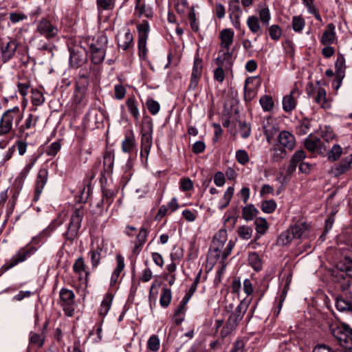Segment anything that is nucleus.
Listing matches in <instances>:
<instances>
[{
    "instance_id": "f257e3e1",
    "label": "nucleus",
    "mask_w": 352,
    "mask_h": 352,
    "mask_svg": "<svg viewBox=\"0 0 352 352\" xmlns=\"http://www.w3.org/2000/svg\"><path fill=\"white\" fill-rule=\"evenodd\" d=\"M107 43V36L100 34L90 44L91 59L94 64H100L103 61Z\"/></svg>"
},
{
    "instance_id": "f03ea898",
    "label": "nucleus",
    "mask_w": 352,
    "mask_h": 352,
    "mask_svg": "<svg viewBox=\"0 0 352 352\" xmlns=\"http://www.w3.org/2000/svg\"><path fill=\"white\" fill-rule=\"evenodd\" d=\"M84 214V208L82 207L76 208L74 211L70 219L67 231L64 234L67 240L73 241L77 236Z\"/></svg>"
},
{
    "instance_id": "7ed1b4c3",
    "label": "nucleus",
    "mask_w": 352,
    "mask_h": 352,
    "mask_svg": "<svg viewBox=\"0 0 352 352\" xmlns=\"http://www.w3.org/2000/svg\"><path fill=\"white\" fill-rule=\"evenodd\" d=\"M331 332L343 348L352 352V329L346 326L336 327L331 329Z\"/></svg>"
},
{
    "instance_id": "20e7f679",
    "label": "nucleus",
    "mask_w": 352,
    "mask_h": 352,
    "mask_svg": "<svg viewBox=\"0 0 352 352\" xmlns=\"http://www.w3.org/2000/svg\"><path fill=\"white\" fill-rule=\"evenodd\" d=\"M36 31L47 40H50L58 35L60 30L55 23L47 19H42L37 23Z\"/></svg>"
},
{
    "instance_id": "39448f33",
    "label": "nucleus",
    "mask_w": 352,
    "mask_h": 352,
    "mask_svg": "<svg viewBox=\"0 0 352 352\" xmlns=\"http://www.w3.org/2000/svg\"><path fill=\"white\" fill-rule=\"evenodd\" d=\"M59 304L63 307L65 314L67 316H72L74 312V304L75 295L73 291L63 288L59 293Z\"/></svg>"
},
{
    "instance_id": "423d86ee",
    "label": "nucleus",
    "mask_w": 352,
    "mask_h": 352,
    "mask_svg": "<svg viewBox=\"0 0 352 352\" xmlns=\"http://www.w3.org/2000/svg\"><path fill=\"white\" fill-rule=\"evenodd\" d=\"M138 32V50L140 56H145L147 52L146 42L150 30L148 21L143 20L137 25Z\"/></svg>"
},
{
    "instance_id": "0eeeda50",
    "label": "nucleus",
    "mask_w": 352,
    "mask_h": 352,
    "mask_svg": "<svg viewBox=\"0 0 352 352\" xmlns=\"http://www.w3.org/2000/svg\"><path fill=\"white\" fill-rule=\"evenodd\" d=\"M250 300L248 299L241 300L235 310L230 314L227 322L236 327L246 313L250 305Z\"/></svg>"
},
{
    "instance_id": "6e6552de",
    "label": "nucleus",
    "mask_w": 352,
    "mask_h": 352,
    "mask_svg": "<svg viewBox=\"0 0 352 352\" xmlns=\"http://www.w3.org/2000/svg\"><path fill=\"white\" fill-rule=\"evenodd\" d=\"M202 60L199 57H195L192 69L190 80L188 85V89L195 90L197 89L202 76Z\"/></svg>"
},
{
    "instance_id": "1a4fd4ad",
    "label": "nucleus",
    "mask_w": 352,
    "mask_h": 352,
    "mask_svg": "<svg viewBox=\"0 0 352 352\" xmlns=\"http://www.w3.org/2000/svg\"><path fill=\"white\" fill-rule=\"evenodd\" d=\"M233 61V54L230 50L219 51L218 56L214 60V63L217 66L225 68L226 71L231 69Z\"/></svg>"
},
{
    "instance_id": "9d476101",
    "label": "nucleus",
    "mask_w": 352,
    "mask_h": 352,
    "mask_svg": "<svg viewBox=\"0 0 352 352\" xmlns=\"http://www.w3.org/2000/svg\"><path fill=\"white\" fill-rule=\"evenodd\" d=\"M305 147L310 152L322 153L327 148L320 138L310 134L305 140Z\"/></svg>"
},
{
    "instance_id": "9b49d317",
    "label": "nucleus",
    "mask_w": 352,
    "mask_h": 352,
    "mask_svg": "<svg viewBox=\"0 0 352 352\" xmlns=\"http://www.w3.org/2000/svg\"><path fill=\"white\" fill-rule=\"evenodd\" d=\"M16 48L17 44L15 41H8L6 43L0 41V51L4 63L8 61L13 56Z\"/></svg>"
},
{
    "instance_id": "f8f14e48",
    "label": "nucleus",
    "mask_w": 352,
    "mask_h": 352,
    "mask_svg": "<svg viewBox=\"0 0 352 352\" xmlns=\"http://www.w3.org/2000/svg\"><path fill=\"white\" fill-rule=\"evenodd\" d=\"M201 273H202V270H200L199 271V272L197 273V276H196V277H195V278L194 280V282L192 284V285L190 286L188 292L186 294V295L184 296V298L181 301V304H182L181 306L175 311V316H177L181 312L183 311L185 305H186V303L188 302V300H190L191 296L193 295V294L197 290V285H198V284H199V283L200 281V279H201Z\"/></svg>"
},
{
    "instance_id": "ddd939ff",
    "label": "nucleus",
    "mask_w": 352,
    "mask_h": 352,
    "mask_svg": "<svg viewBox=\"0 0 352 352\" xmlns=\"http://www.w3.org/2000/svg\"><path fill=\"white\" fill-rule=\"evenodd\" d=\"M300 96V92L297 89H294L289 94L286 95L283 98V109L285 112L293 111L297 103V98Z\"/></svg>"
},
{
    "instance_id": "4468645a",
    "label": "nucleus",
    "mask_w": 352,
    "mask_h": 352,
    "mask_svg": "<svg viewBox=\"0 0 352 352\" xmlns=\"http://www.w3.org/2000/svg\"><path fill=\"white\" fill-rule=\"evenodd\" d=\"M278 142L283 148L292 151L296 146L294 135L287 131H282L278 135Z\"/></svg>"
},
{
    "instance_id": "2eb2a0df",
    "label": "nucleus",
    "mask_w": 352,
    "mask_h": 352,
    "mask_svg": "<svg viewBox=\"0 0 352 352\" xmlns=\"http://www.w3.org/2000/svg\"><path fill=\"white\" fill-rule=\"evenodd\" d=\"M47 181V171L46 169H41L37 175L35 184V195L34 200L37 201Z\"/></svg>"
},
{
    "instance_id": "dca6fc26",
    "label": "nucleus",
    "mask_w": 352,
    "mask_h": 352,
    "mask_svg": "<svg viewBox=\"0 0 352 352\" xmlns=\"http://www.w3.org/2000/svg\"><path fill=\"white\" fill-rule=\"evenodd\" d=\"M261 21L256 15L249 16L247 19L246 23L250 31L254 35H256L255 41L257 40V37L260 36L263 34V29L261 25Z\"/></svg>"
},
{
    "instance_id": "f3484780",
    "label": "nucleus",
    "mask_w": 352,
    "mask_h": 352,
    "mask_svg": "<svg viewBox=\"0 0 352 352\" xmlns=\"http://www.w3.org/2000/svg\"><path fill=\"white\" fill-rule=\"evenodd\" d=\"M336 39V27L333 23H329L322 34L320 41L322 45H327L333 43Z\"/></svg>"
},
{
    "instance_id": "a211bd4d",
    "label": "nucleus",
    "mask_w": 352,
    "mask_h": 352,
    "mask_svg": "<svg viewBox=\"0 0 352 352\" xmlns=\"http://www.w3.org/2000/svg\"><path fill=\"white\" fill-rule=\"evenodd\" d=\"M136 147V141L133 131L129 130L125 134V138L122 142V151L130 154Z\"/></svg>"
},
{
    "instance_id": "6ab92c4d",
    "label": "nucleus",
    "mask_w": 352,
    "mask_h": 352,
    "mask_svg": "<svg viewBox=\"0 0 352 352\" xmlns=\"http://www.w3.org/2000/svg\"><path fill=\"white\" fill-rule=\"evenodd\" d=\"M295 239H303L307 236L309 225L304 221H298L289 228Z\"/></svg>"
},
{
    "instance_id": "aec40b11",
    "label": "nucleus",
    "mask_w": 352,
    "mask_h": 352,
    "mask_svg": "<svg viewBox=\"0 0 352 352\" xmlns=\"http://www.w3.org/2000/svg\"><path fill=\"white\" fill-rule=\"evenodd\" d=\"M234 32L230 28H226L220 32L219 37L221 40L220 46L223 49L229 50L230 47L233 43Z\"/></svg>"
},
{
    "instance_id": "412c9836",
    "label": "nucleus",
    "mask_w": 352,
    "mask_h": 352,
    "mask_svg": "<svg viewBox=\"0 0 352 352\" xmlns=\"http://www.w3.org/2000/svg\"><path fill=\"white\" fill-rule=\"evenodd\" d=\"M336 307L339 311L352 313V301L342 293L336 298Z\"/></svg>"
},
{
    "instance_id": "4be33fe9",
    "label": "nucleus",
    "mask_w": 352,
    "mask_h": 352,
    "mask_svg": "<svg viewBox=\"0 0 352 352\" xmlns=\"http://www.w3.org/2000/svg\"><path fill=\"white\" fill-rule=\"evenodd\" d=\"M116 267L113 270L110 285L112 286L115 285L118 280L119 276H120L121 272L124 270L125 264L124 257L120 254H117L116 256Z\"/></svg>"
},
{
    "instance_id": "5701e85b",
    "label": "nucleus",
    "mask_w": 352,
    "mask_h": 352,
    "mask_svg": "<svg viewBox=\"0 0 352 352\" xmlns=\"http://www.w3.org/2000/svg\"><path fill=\"white\" fill-rule=\"evenodd\" d=\"M73 270L75 273L78 274L79 279L82 281L87 282L89 275L88 272L85 269V264L82 257H78L74 265Z\"/></svg>"
},
{
    "instance_id": "b1692460",
    "label": "nucleus",
    "mask_w": 352,
    "mask_h": 352,
    "mask_svg": "<svg viewBox=\"0 0 352 352\" xmlns=\"http://www.w3.org/2000/svg\"><path fill=\"white\" fill-rule=\"evenodd\" d=\"M103 245L102 243H97L96 246L92 244L91 248L89 252L91 258V263L93 267H96L100 264V259L102 258V252Z\"/></svg>"
},
{
    "instance_id": "393cba45",
    "label": "nucleus",
    "mask_w": 352,
    "mask_h": 352,
    "mask_svg": "<svg viewBox=\"0 0 352 352\" xmlns=\"http://www.w3.org/2000/svg\"><path fill=\"white\" fill-rule=\"evenodd\" d=\"M13 116L9 115V111H6L0 120V135L7 134L12 129Z\"/></svg>"
},
{
    "instance_id": "a878e982",
    "label": "nucleus",
    "mask_w": 352,
    "mask_h": 352,
    "mask_svg": "<svg viewBox=\"0 0 352 352\" xmlns=\"http://www.w3.org/2000/svg\"><path fill=\"white\" fill-rule=\"evenodd\" d=\"M126 105L127 107L129 112L133 117L135 121H138L140 119V111L138 109V102L136 100L135 96H130L126 101Z\"/></svg>"
},
{
    "instance_id": "bb28decb",
    "label": "nucleus",
    "mask_w": 352,
    "mask_h": 352,
    "mask_svg": "<svg viewBox=\"0 0 352 352\" xmlns=\"http://www.w3.org/2000/svg\"><path fill=\"white\" fill-rule=\"evenodd\" d=\"M316 96L314 101L323 109H329L331 107L330 102L327 99L326 90L322 87H319L316 91Z\"/></svg>"
},
{
    "instance_id": "cd10ccee",
    "label": "nucleus",
    "mask_w": 352,
    "mask_h": 352,
    "mask_svg": "<svg viewBox=\"0 0 352 352\" xmlns=\"http://www.w3.org/2000/svg\"><path fill=\"white\" fill-rule=\"evenodd\" d=\"M21 262H22V253L21 252V250H19L15 255H14L9 261H6V263L0 268V276L6 271L14 267Z\"/></svg>"
},
{
    "instance_id": "c85d7f7f",
    "label": "nucleus",
    "mask_w": 352,
    "mask_h": 352,
    "mask_svg": "<svg viewBox=\"0 0 352 352\" xmlns=\"http://www.w3.org/2000/svg\"><path fill=\"white\" fill-rule=\"evenodd\" d=\"M21 262H22V253L21 252V250H19L15 255H14L9 261H6V263L0 268V276L6 271L14 267Z\"/></svg>"
},
{
    "instance_id": "c756f323",
    "label": "nucleus",
    "mask_w": 352,
    "mask_h": 352,
    "mask_svg": "<svg viewBox=\"0 0 352 352\" xmlns=\"http://www.w3.org/2000/svg\"><path fill=\"white\" fill-rule=\"evenodd\" d=\"M113 299V296L111 293L108 292L105 294L98 309L100 316H105L108 314L111 307Z\"/></svg>"
},
{
    "instance_id": "7c9ffc66",
    "label": "nucleus",
    "mask_w": 352,
    "mask_h": 352,
    "mask_svg": "<svg viewBox=\"0 0 352 352\" xmlns=\"http://www.w3.org/2000/svg\"><path fill=\"white\" fill-rule=\"evenodd\" d=\"M133 36L129 29H126L124 35L118 39V46L123 50H127L131 48L133 45Z\"/></svg>"
},
{
    "instance_id": "2f4dec72",
    "label": "nucleus",
    "mask_w": 352,
    "mask_h": 352,
    "mask_svg": "<svg viewBox=\"0 0 352 352\" xmlns=\"http://www.w3.org/2000/svg\"><path fill=\"white\" fill-rule=\"evenodd\" d=\"M135 12L139 17L151 18L153 14L152 8L142 3L141 0H136Z\"/></svg>"
},
{
    "instance_id": "473e14b6",
    "label": "nucleus",
    "mask_w": 352,
    "mask_h": 352,
    "mask_svg": "<svg viewBox=\"0 0 352 352\" xmlns=\"http://www.w3.org/2000/svg\"><path fill=\"white\" fill-rule=\"evenodd\" d=\"M352 164V153L343 158L340 163L334 168L336 175H340L346 172Z\"/></svg>"
},
{
    "instance_id": "72a5a7b5",
    "label": "nucleus",
    "mask_w": 352,
    "mask_h": 352,
    "mask_svg": "<svg viewBox=\"0 0 352 352\" xmlns=\"http://www.w3.org/2000/svg\"><path fill=\"white\" fill-rule=\"evenodd\" d=\"M258 214V210L253 204H248L242 208V217L246 221L253 220Z\"/></svg>"
},
{
    "instance_id": "f704fd0d",
    "label": "nucleus",
    "mask_w": 352,
    "mask_h": 352,
    "mask_svg": "<svg viewBox=\"0 0 352 352\" xmlns=\"http://www.w3.org/2000/svg\"><path fill=\"white\" fill-rule=\"evenodd\" d=\"M85 60V58L79 52L72 50L70 52L69 64L73 67H78L82 65Z\"/></svg>"
},
{
    "instance_id": "c9c22d12",
    "label": "nucleus",
    "mask_w": 352,
    "mask_h": 352,
    "mask_svg": "<svg viewBox=\"0 0 352 352\" xmlns=\"http://www.w3.org/2000/svg\"><path fill=\"white\" fill-rule=\"evenodd\" d=\"M340 290L352 301V278H344L340 283Z\"/></svg>"
},
{
    "instance_id": "e433bc0d",
    "label": "nucleus",
    "mask_w": 352,
    "mask_h": 352,
    "mask_svg": "<svg viewBox=\"0 0 352 352\" xmlns=\"http://www.w3.org/2000/svg\"><path fill=\"white\" fill-rule=\"evenodd\" d=\"M248 263L256 272H258L262 269L263 265L261 258L255 252L250 253L248 256Z\"/></svg>"
},
{
    "instance_id": "4c0bfd02",
    "label": "nucleus",
    "mask_w": 352,
    "mask_h": 352,
    "mask_svg": "<svg viewBox=\"0 0 352 352\" xmlns=\"http://www.w3.org/2000/svg\"><path fill=\"white\" fill-rule=\"evenodd\" d=\"M259 103L265 112L271 111L274 106V100L272 96L268 95H264L261 97Z\"/></svg>"
},
{
    "instance_id": "58836bf2",
    "label": "nucleus",
    "mask_w": 352,
    "mask_h": 352,
    "mask_svg": "<svg viewBox=\"0 0 352 352\" xmlns=\"http://www.w3.org/2000/svg\"><path fill=\"white\" fill-rule=\"evenodd\" d=\"M113 155L111 153H106L104 155L103 165L104 175H109L113 172Z\"/></svg>"
},
{
    "instance_id": "ea45409f",
    "label": "nucleus",
    "mask_w": 352,
    "mask_h": 352,
    "mask_svg": "<svg viewBox=\"0 0 352 352\" xmlns=\"http://www.w3.org/2000/svg\"><path fill=\"white\" fill-rule=\"evenodd\" d=\"M234 191V188L232 186H230L227 188V190L224 192L222 200L219 204V208L220 210H223L229 205L230 200L233 196Z\"/></svg>"
},
{
    "instance_id": "a19ab883",
    "label": "nucleus",
    "mask_w": 352,
    "mask_h": 352,
    "mask_svg": "<svg viewBox=\"0 0 352 352\" xmlns=\"http://www.w3.org/2000/svg\"><path fill=\"white\" fill-rule=\"evenodd\" d=\"M294 236L289 228L283 232L278 238L277 243L280 245H287L294 239Z\"/></svg>"
},
{
    "instance_id": "79ce46f5",
    "label": "nucleus",
    "mask_w": 352,
    "mask_h": 352,
    "mask_svg": "<svg viewBox=\"0 0 352 352\" xmlns=\"http://www.w3.org/2000/svg\"><path fill=\"white\" fill-rule=\"evenodd\" d=\"M172 293L170 289L163 288L160 296V303L162 307H167L171 301Z\"/></svg>"
},
{
    "instance_id": "37998d69",
    "label": "nucleus",
    "mask_w": 352,
    "mask_h": 352,
    "mask_svg": "<svg viewBox=\"0 0 352 352\" xmlns=\"http://www.w3.org/2000/svg\"><path fill=\"white\" fill-rule=\"evenodd\" d=\"M258 19L264 25H269L271 14L269 8L267 6L261 7L258 10Z\"/></svg>"
},
{
    "instance_id": "c03bdc74",
    "label": "nucleus",
    "mask_w": 352,
    "mask_h": 352,
    "mask_svg": "<svg viewBox=\"0 0 352 352\" xmlns=\"http://www.w3.org/2000/svg\"><path fill=\"white\" fill-rule=\"evenodd\" d=\"M81 155H82V153H81L80 150H78L75 153H72L70 155V158H69V165H68L69 170H72L76 167L78 166L80 164V163L82 162Z\"/></svg>"
},
{
    "instance_id": "a18cd8bd",
    "label": "nucleus",
    "mask_w": 352,
    "mask_h": 352,
    "mask_svg": "<svg viewBox=\"0 0 352 352\" xmlns=\"http://www.w3.org/2000/svg\"><path fill=\"white\" fill-rule=\"evenodd\" d=\"M311 129V121L307 118H305L299 122L296 126V133L299 135L307 134Z\"/></svg>"
},
{
    "instance_id": "49530a36",
    "label": "nucleus",
    "mask_w": 352,
    "mask_h": 352,
    "mask_svg": "<svg viewBox=\"0 0 352 352\" xmlns=\"http://www.w3.org/2000/svg\"><path fill=\"white\" fill-rule=\"evenodd\" d=\"M256 230L259 234H264L268 230V223L265 218L258 217L254 221Z\"/></svg>"
},
{
    "instance_id": "de8ad7c7",
    "label": "nucleus",
    "mask_w": 352,
    "mask_h": 352,
    "mask_svg": "<svg viewBox=\"0 0 352 352\" xmlns=\"http://www.w3.org/2000/svg\"><path fill=\"white\" fill-rule=\"evenodd\" d=\"M29 339L30 344L37 347H41L45 341V337L42 333L39 334L32 332L30 333Z\"/></svg>"
},
{
    "instance_id": "09e8293b",
    "label": "nucleus",
    "mask_w": 352,
    "mask_h": 352,
    "mask_svg": "<svg viewBox=\"0 0 352 352\" xmlns=\"http://www.w3.org/2000/svg\"><path fill=\"white\" fill-rule=\"evenodd\" d=\"M38 240L34 239L31 243L28 244L25 248H23V261L32 255L37 250V244Z\"/></svg>"
},
{
    "instance_id": "8fccbe9b",
    "label": "nucleus",
    "mask_w": 352,
    "mask_h": 352,
    "mask_svg": "<svg viewBox=\"0 0 352 352\" xmlns=\"http://www.w3.org/2000/svg\"><path fill=\"white\" fill-rule=\"evenodd\" d=\"M98 10H111L115 7V0H97Z\"/></svg>"
},
{
    "instance_id": "3c124183",
    "label": "nucleus",
    "mask_w": 352,
    "mask_h": 352,
    "mask_svg": "<svg viewBox=\"0 0 352 352\" xmlns=\"http://www.w3.org/2000/svg\"><path fill=\"white\" fill-rule=\"evenodd\" d=\"M229 10L230 11V18H232V15H242L243 12L239 5V0H230L229 2Z\"/></svg>"
},
{
    "instance_id": "603ef678",
    "label": "nucleus",
    "mask_w": 352,
    "mask_h": 352,
    "mask_svg": "<svg viewBox=\"0 0 352 352\" xmlns=\"http://www.w3.org/2000/svg\"><path fill=\"white\" fill-rule=\"evenodd\" d=\"M342 149L339 144H334L328 153V158L331 161L338 160L342 154Z\"/></svg>"
},
{
    "instance_id": "864d4df0",
    "label": "nucleus",
    "mask_w": 352,
    "mask_h": 352,
    "mask_svg": "<svg viewBox=\"0 0 352 352\" xmlns=\"http://www.w3.org/2000/svg\"><path fill=\"white\" fill-rule=\"evenodd\" d=\"M252 228L248 226H240L238 229L239 236L244 240L250 239L252 237Z\"/></svg>"
},
{
    "instance_id": "5fc2aeb1",
    "label": "nucleus",
    "mask_w": 352,
    "mask_h": 352,
    "mask_svg": "<svg viewBox=\"0 0 352 352\" xmlns=\"http://www.w3.org/2000/svg\"><path fill=\"white\" fill-rule=\"evenodd\" d=\"M276 208V203L274 200H266L261 204V210L265 213H272Z\"/></svg>"
},
{
    "instance_id": "6e6d98bb",
    "label": "nucleus",
    "mask_w": 352,
    "mask_h": 352,
    "mask_svg": "<svg viewBox=\"0 0 352 352\" xmlns=\"http://www.w3.org/2000/svg\"><path fill=\"white\" fill-rule=\"evenodd\" d=\"M305 22L300 16H294L292 19V28L296 32H301L305 28Z\"/></svg>"
},
{
    "instance_id": "4d7b16f0",
    "label": "nucleus",
    "mask_w": 352,
    "mask_h": 352,
    "mask_svg": "<svg viewBox=\"0 0 352 352\" xmlns=\"http://www.w3.org/2000/svg\"><path fill=\"white\" fill-rule=\"evenodd\" d=\"M147 345L149 350L153 352L157 351L160 346L159 338L155 335L151 336L148 340Z\"/></svg>"
},
{
    "instance_id": "13d9d810",
    "label": "nucleus",
    "mask_w": 352,
    "mask_h": 352,
    "mask_svg": "<svg viewBox=\"0 0 352 352\" xmlns=\"http://www.w3.org/2000/svg\"><path fill=\"white\" fill-rule=\"evenodd\" d=\"M61 148V143L60 140H57L52 143L46 150V155L48 156H55Z\"/></svg>"
},
{
    "instance_id": "bf43d9fd",
    "label": "nucleus",
    "mask_w": 352,
    "mask_h": 352,
    "mask_svg": "<svg viewBox=\"0 0 352 352\" xmlns=\"http://www.w3.org/2000/svg\"><path fill=\"white\" fill-rule=\"evenodd\" d=\"M239 131L242 138H248L251 133V125L245 122L239 123Z\"/></svg>"
},
{
    "instance_id": "052dcab7",
    "label": "nucleus",
    "mask_w": 352,
    "mask_h": 352,
    "mask_svg": "<svg viewBox=\"0 0 352 352\" xmlns=\"http://www.w3.org/2000/svg\"><path fill=\"white\" fill-rule=\"evenodd\" d=\"M282 34L280 28L278 25H272L269 28V35L274 41H278Z\"/></svg>"
},
{
    "instance_id": "680f3d73",
    "label": "nucleus",
    "mask_w": 352,
    "mask_h": 352,
    "mask_svg": "<svg viewBox=\"0 0 352 352\" xmlns=\"http://www.w3.org/2000/svg\"><path fill=\"white\" fill-rule=\"evenodd\" d=\"M146 106L149 112L152 115H156L160 109V105L159 102L153 99H148L146 101Z\"/></svg>"
},
{
    "instance_id": "e2e57ef3",
    "label": "nucleus",
    "mask_w": 352,
    "mask_h": 352,
    "mask_svg": "<svg viewBox=\"0 0 352 352\" xmlns=\"http://www.w3.org/2000/svg\"><path fill=\"white\" fill-rule=\"evenodd\" d=\"M236 159L239 164L245 165L249 161V156L246 151L240 149L236 152Z\"/></svg>"
},
{
    "instance_id": "0e129e2a",
    "label": "nucleus",
    "mask_w": 352,
    "mask_h": 352,
    "mask_svg": "<svg viewBox=\"0 0 352 352\" xmlns=\"http://www.w3.org/2000/svg\"><path fill=\"white\" fill-rule=\"evenodd\" d=\"M175 7L178 14H183L188 8V2L186 0H175Z\"/></svg>"
},
{
    "instance_id": "69168bd1",
    "label": "nucleus",
    "mask_w": 352,
    "mask_h": 352,
    "mask_svg": "<svg viewBox=\"0 0 352 352\" xmlns=\"http://www.w3.org/2000/svg\"><path fill=\"white\" fill-rule=\"evenodd\" d=\"M306 153L305 151L300 149L296 151L293 155L292 156L291 161L295 163L296 165L298 164H300L301 162L305 159L306 157Z\"/></svg>"
},
{
    "instance_id": "338daca9",
    "label": "nucleus",
    "mask_w": 352,
    "mask_h": 352,
    "mask_svg": "<svg viewBox=\"0 0 352 352\" xmlns=\"http://www.w3.org/2000/svg\"><path fill=\"white\" fill-rule=\"evenodd\" d=\"M227 72L225 68L217 67L214 70V79L219 83H222L225 79V72Z\"/></svg>"
},
{
    "instance_id": "774afa93",
    "label": "nucleus",
    "mask_w": 352,
    "mask_h": 352,
    "mask_svg": "<svg viewBox=\"0 0 352 352\" xmlns=\"http://www.w3.org/2000/svg\"><path fill=\"white\" fill-rule=\"evenodd\" d=\"M236 327L226 321L225 326L222 328L220 332V336L222 338H225L229 336Z\"/></svg>"
}]
</instances>
